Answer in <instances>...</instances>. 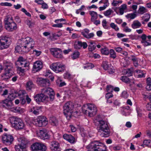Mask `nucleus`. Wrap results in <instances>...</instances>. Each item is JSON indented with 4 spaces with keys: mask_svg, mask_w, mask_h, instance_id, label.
Masks as SVG:
<instances>
[{
    "mask_svg": "<svg viewBox=\"0 0 151 151\" xmlns=\"http://www.w3.org/2000/svg\"><path fill=\"white\" fill-rule=\"evenodd\" d=\"M19 45L15 47V50L19 52H28L34 47L35 42L33 39L29 37L22 38L18 41Z\"/></svg>",
    "mask_w": 151,
    "mask_h": 151,
    "instance_id": "nucleus-1",
    "label": "nucleus"
},
{
    "mask_svg": "<svg viewBox=\"0 0 151 151\" xmlns=\"http://www.w3.org/2000/svg\"><path fill=\"white\" fill-rule=\"evenodd\" d=\"M85 65L83 66L84 69L88 68H92L94 67V65L91 63H88L86 64Z\"/></svg>",
    "mask_w": 151,
    "mask_h": 151,
    "instance_id": "nucleus-45",
    "label": "nucleus"
},
{
    "mask_svg": "<svg viewBox=\"0 0 151 151\" xmlns=\"http://www.w3.org/2000/svg\"><path fill=\"white\" fill-rule=\"evenodd\" d=\"M25 94H26V92L24 91H19L18 95L21 98L20 101L21 103L22 104H24L26 102L25 99Z\"/></svg>",
    "mask_w": 151,
    "mask_h": 151,
    "instance_id": "nucleus-24",
    "label": "nucleus"
},
{
    "mask_svg": "<svg viewBox=\"0 0 151 151\" xmlns=\"http://www.w3.org/2000/svg\"><path fill=\"white\" fill-rule=\"evenodd\" d=\"M114 49L117 52L121 53L123 50V48L120 47H114Z\"/></svg>",
    "mask_w": 151,
    "mask_h": 151,
    "instance_id": "nucleus-58",
    "label": "nucleus"
},
{
    "mask_svg": "<svg viewBox=\"0 0 151 151\" xmlns=\"http://www.w3.org/2000/svg\"><path fill=\"white\" fill-rule=\"evenodd\" d=\"M113 12V11L111 9H109L106 11H105L104 13V14L105 16L108 17Z\"/></svg>",
    "mask_w": 151,
    "mask_h": 151,
    "instance_id": "nucleus-43",
    "label": "nucleus"
},
{
    "mask_svg": "<svg viewBox=\"0 0 151 151\" xmlns=\"http://www.w3.org/2000/svg\"><path fill=\"white\" fill-rule=\"evenodd\" d=\"M50 148L52 151H61L59 143L56 141L51 142Z\"/></svg>",
    "mask_w": 151,
    "mask_h": 151,
    "instance_id": "nucleus-20",
    "label": "nucleus"
},
{
    "mask_svg": "<svg viewBox=\"0 0 151 151\" xmlns=\"http://www.w3.org/2000/svg\"><path fill=\"white\" fill-rule=\"evenodd\" d=\"M11 96L12 95H10L7 98L0 102V106L9 110L13 106L12 101L13 98H11Z\"/></svg>",
    "mask_w": 151,
    "mask_h": 151,
    "instance_id": "nucleus-9",
    "label": "nucleus"
},
{
    "mask_svg": "<svg viewBox=\"0 0 151 151\" xmlns=\"http://www.w3.org/2000/svg\"><path fill=\"white\" fill-rule=\"evenodd\" d=\"M136 14L134 13H131L128 14L126 16V17L128 19L130 18L131 19H134L136 17Z\"/></svg>",
    "mask_w": 151,
    "mask_h": 151,
    "instance_id": "nucleus-46",
    "label": "nucleus"
},
{
    "mask_svg": "<svg viewBox=\"0 0 151 151\" xmlns=\"http://www.w3.org/2000/svg\"><path fill=\"white\" fill-rule=\"evenodd\" d=\"M13 75L12 71L9 70H5L4 73L1 75V79L3 80L7 81Z\"/></svg>",
    "mask_w": 151,
    "mask_h": 151,
    "instance_id": "nucleus-22",
    "label": "nucleus"
},
{
    "mask_svg": "<svg viewBox=\"0 0 151 151\" xmlns=\"http://www.w3.org/2000/svg\"><path fill=\"white\" fill-rule=\"evenodd\" d=\"M35 99L37 102H43L45 100H47L49 99L48 96L43 93L36 95L34 97Z\"/></svg>",
    "mask_w": 151,
    "mask_h": 151,
    "instance_id": "nucleus-17",
    "label": "nucleus"
},
{
    "mask_svg": "<svg viewBox=\"0 0 151 151\" xmlns=\"http://www.w3.org/2000/svg\"><path fill=\"white\" fill-rule=\"evenodd\" d=\"M42 92L46 95H49L50 101H52L54 100L55 93L52 89L50 88H45L42 89Z\"/></svg>",
    "mask_w": 151,
    "mask_h": 151,
    "instance_id": "nucleus-14",
    "label": "nucleus"
},
{
    "mask_svg": "<svg viewBox=\"0 0 151 151\" xmlns=\"http://www.w3.org/2000/svg\"><path fill=\"white\" fill-rule=\"evenodd\" d=\"M122 2V1L121 0L115 1L113 0L112 3V5L114 6H116L118 4H121Z\"/></svg>",
    "mask_w": 151,
    "mask_h": 151,
    "instance_id": "nucleus-50",
    "label": "nucleus"
},
{
    "mask_svg": "<svg viewBox=\"0 0 151 151\" xmlns=\"http://www.w3.org/2000/svg\"><path fill=\"white\" fill-rule=\"evenodd\" d=\"M25 22L29 26V27H30L31 26H32V24H33V23L31 21L27 19Z\"/></svg>",
    "mask_w": 151,
    "mask_h": 151,
    "instance_id": "nucleus-61",
    "label": "nucleus"
},
{
    "mask_svg": "<svg viewBox=\"0 0 151 151\" xmlns=\"http://www.w3.org/2000/svg\"><path fill=\"white\" fill-rule=\"evenodd\" d=\"M32 151H46L47 147L44 144L40 143L35 142L31 146Z\"/></svg>",
    "mask_w": 151,
    "mask_h": 151,
    "instance_id": "nucleus-11",
    "label": "nucleus"
},
{
    "mask_svg": "<svg viewBox=\"0 0 151 151\" xmlns=\"http://www.w3.org/2000/svg\"><path fill=\"white\" fill-rule=\"evenodd\" d=\"M113 96V94L109 92H108L107 93L106 95V98L108 99L112 97Z\"/></svg>",
    "mask_w": 151,
    "mask_h": 151,
    "instance_id": "nucleus-62",
    "label": "nucleus"
},
{
    "mask_svg": "<svg viewBox=\"0 0 151 151\" xmlns=\"http://www.w3.org/2000/svg\"><path fill=\"white\" fill-rule=\"evenodd\" d=\"M88 151H106V147L98 141L91 142L86 146Z\"/></svg>",
    "mask_w": 151,
    "mask_h": 151,
    "instance_id": "nucleus-3",
    "label": "nucleus"
},
{
    "mask_svg": "<svg viewBox=\"0 0 151 151\" xmlns=\"http://www.w3.org/2000/svg\"><path fill=\"white\" fill-rule=\"evenodd\" d=\"M9 110L14 112H21L22 111L21 108L19 107H13V105L12 107H11V108Z\"/></svg>",
    "mask_w": 151,
    "mask_h": 151,
    "instance_id": "nucleus-30",
    "label": "nucleus"
},
{
    "mask_svg": "<svg viewBox=\"0 0 151 151\" xmlns=\"http://www.w3.org/2000/svg\"><path fill=\"white\" fill-rule=\"evenodd\" d=\"M10 120L13 126L17 130H21L24 127L25 124L20 118L13 116L11 118Z\"/></svg>",
    "mask_w": 151,
    "mask_h": 151,
    "instance_id": "nucleus-7",
    "label": "nucleus"
},
{
    "mask_svg": "<svg viewBox=\"0 0 151 151\" xmlns=\"http://www.w3.org/2000/svg\"><path fill=\"white\" fill-rule=\"evenodd\" d=\"M0 5L2 6H12L11 3L8 2H2L1 3Z\"/></svg>",
    "mask_w": 151,
    "mask_h": 151,
    "instance_id": "nucleus-59",
    "label": "nucleus"
},
{
    "mask_svg": "<svg viewBox=\"0 0 151 151\" xmlns=\"http://www.w3.org/2000/svg\"><path fill=\"white\" fill-rule=\"evenodd\" d=\"M110 26L112 28L114 29L116 31H117L119 30V28L114 23H111L110 24Z\"/></svg>",
    "mask_w": 151,
    "mask_h": 151,
    "instance_id": "nucleus-51",
    "label": "nucleus"
},
{
    "mask_svg": "<svg viewBox=\"0 0 151 151\" xmlns=\"http://www.w3.org/2000/svg\"><path fill=\"white\" fill-rule=\"evenodd\" d=\"M50 121L51 124L53 126H57L58 125V121L57 119L54 117L51 118Z\"/></svg>",
    "mask_w": 151,
    "mask_h": 151,
    "instance_id": "nucleus-32",
    "label": "nucleus"
},
{
    "mask_svg": "<svg viewBox=\"0 0 151 151\" xmlns=\"http://www.w3.org/2000/svg\"><path fill=\"white\" fill-rule=\"evenodd\" d=\"M110 57L113 59H115L116 57V53L113 49L110 50L109 52Z\"/></svg>",
    "mask_w": 151,
    "mask_h": 151,
    "instance_id": "nucleus-36",
    "label": "nucleus"
},
{
    "mask_svg": "<svg viewBox=\"0 0 151 151\" xmlns=\"http://www.w3.org/2000/svg\"><path fill=\"white\" fill-rule=\"evenodd\" d=\"M33 123L38 127H44L48 124V121L45 117L40 116L35 119Z\"/></svg>",
    "mask_w": 151,
    "mask_h": 151,
    "instance_id": "nucleus-10",
    "label": "nucleus"
},
{
    "mask_svg": "<svg viewBox=\"0 0 151 151\" xmlns=\"http://www.w3.org/2000/svg\"><path fill=\"white\" fill-rule=\"evenodd\" d=\"M143 17L145 18L144 21L146 22H147L150 18V14L147 13L144 15Z\"/></svg>",
    "mask_w": 151,
    "mask_h": 151,
    "instance_id": "nucleus-49",
    "label": "nucleus"
},
{
    "mask_svg": "<svg viewBox=\"0 0 151 151\" xmlns=\"http://www.w3.org/2000/svg\"><path fill=\"white\" fill-rule=\"evenodd\" d=\"M21 11L24 12L27 16L29 17H31V15L30 14L29 12H27V11L24 8H22V9Z\"/></svg>",
    "mask_w": 151,
    "mask_h": 151,
    "instance_id": "nucleus-53",
    "label": "nucleus"
},
{
    "mask_svg": "<svg viewBox=\"0 0 151 151\" xmlns=\"http://www.w3.org/2000/svg\"><path fill=\"white\" fill-rule=\"evenodd\" d=\"M113 87L111 86H107L106 87V90L108 92H111L113 91Z\"/></svg>",
    "mask_w": 151,
    "mask_h": 151,
    "instance_id": "nucleus-55",
    "label": "nucleus"
},
{
    "mask_svg": "<svg viewBox=\"0 0 151 151\" xmlns=\"http://www.w3.org/2000/svg\"><path fill=\"white\" fill-rule=\"evenodd\" d=\"M63 138L71 143H74L75 142V137L71 134H65L63 135Z\"/></svg>",
    "mask_w": 151,
    "mask_h": 151,
    "instance_id": "nucleus-23",
    "label": "nucleus"
},
{
    "mask_svg": "<svg viewBox=\"0 0 151 151\" xmlns=\"http://www.w3.org/2000/svg\"><path fill=\"white\" fill-rule=\"evenodd\" d=\"M102 67L105 70H107L109 68V65L107 61H104L102 63Z\"/></svg>",
    "mask_w": 151,
    "mask_h": 151,
    "instance_id": "nucleus-42",
    "label": "nucleus"
},
{
    "mask_svg": "<svg viewBox=\"0 0 151 151\" xmlns=\"http://www.w3.org/2000/svg\"><path fill=\"white\" fill-rule=\"evenodd\" d=\"M101 52L103 54L108 55L109 54V51L107 48H105L101 49Z\"/></svg>",
    "mask_w": 151,
    "mask_h": 151,
    "instance_id": "nucleus-44",
    "label": "nucleus"
},
{
    "mask_svg": "<svg viewBox=\"0 0 151 151\" xmlns=\"http://www.w3.org/2000/svg\"><path fill=\"white\" fill-rule=\"evenodd\" d=\"M51 68L56 73L64 72L65 70V65L57 62L53 63L50 66Z\"/></svg>",
    "mask_w": 151,
    "mask_h": 151,
    "instance_id": "nucleus-8",
    "label": "nucleus"
},
{
    "mask_svg": "<svg viewBox=\"0 0 151 151\" xmlns=\"http://www.w3.org/2000/svg\"><path fill=\"white\" fill-rule=\"evenodd\" d=\"M3 65L5 70H9V71H12L13 65L11 62L7 60H4L3 62Z\"/></svg>",
    "mask_w": 151,
    "mask_h": 151,
    "instance_id": "nucleus-21",
    "label": "nucleus"
},
{
    "mask_svg": "<svg viewBox=\"0 0 151 151\" xmlns=\"http://www.w3.org/2000/svg\"><path fill=\"white\" fill-rule=\"evenodd\" d=\"M127 8V6L125 4H123L119 8V12L120 15H122L123 14L124 10L126 9Z\"/></svg>",
    "mask_w": 151,
    "mask_h": 151,
    "instance_id": "nucleus-34",
    "label": "nucleus"
},
{
    "mask_svg": "<svg viewBox=\"0 0 151 151\" xmlns=\"http://www.w3.org/2000/svg\"><path fill=\"white\" fill-rule=\"evenodd\" d=\"M29 65V62L27 61L19 62L16 61L15 63L16 67L18 66L19 67H28Z\"/></svg>",
    "mask_w": 151,
    "mask_h": 151,
    "instance_id": "nucleus-25",
    "label": "nucleus"
},
{
    "mask_svg": "<svg viewBox=\"0 0 151 151\" xmlns=\"http://www.w3.org/2000/svg\"><path fill=\"white\" fill-rule=\"evenodd\" d=\"M96 47V45L95 44L92 45H88V49L89 51L92 52L95 49Z\"/></svg>",
    "mask_w": 151,
    "mask_h": 151,
    "instance_id": "nucleus-52",
    "label": "nucleus"
},
{
    "mask_svg": "<svg viewBox=\"0 0 151 151\" xmlns=\"http://www.w3.org/2000/svg\"><path fill=\"white\" fill-rule=\"evenodd\" d=\"M89 13L91 16V20L92 21L97 19L98 14L96 12L93 11H90Z\"/></svg>",
    "mask_w": 151,
    "mask_h": 151,
    "instance_id": "nucleus-31",
    "label": "nucleus"
},
{
    "mask_svg": "<svg viewBox=\"0 0 151 151\" xmlns=\"http://www.w3.org/2000/svg\"><path fill=\"white\" fill-rule=\"evenodd\" d=\"M15 21L17 23H20L21 22V20L19 17L18 16H16L15 17Z\"/></svg>",
    "mask_w": 151,
    "mask_h": 151,
    "instance_id": "nucleus-63",
    "label": "nucleus"
},
{
    "mask_svg": "<svg viewBox=\"0 0 151 151\" xmlns=\"http://www.w3.org/2000/svg\"><path fill=\"white\" fill-rule=\"evenodd\" d=\"M42 63L40 61H36L34 64L32 71H34V72H37L42 68Z\"/></svg>",
    "mask_w": 151,
    "mask_h": 151,
    "instance_id": "nucleus-19",
    "label": "nucleus"
},
{
    "mask_svg": "<svg viewBox=\"0 0 151 151\" xmlns=\"http://www.w3.org/2000/svg\"><path fill=\"white\" fill-rule=\"evenodd\" d=\"M79 52L78 51H75L71 55L72 58L73 60L76 59L79 57Z\"/></svg>",
    "mask_w": 151,
    "mask_h": 151,
    "instance_id": "nucleus-37",
    "label": "nucleus"
},
{
    "mask_svg": "<svg viewBox=\"0 0 151 151\" xmlns=\"http://www.w3.org/2000/svg\"><path fill=\"white\" fill-rule=\"evenodd\" d=\"M120 79L123 82L126 83H128L130 82V80L128 77L126 76H122L121 78Z\"/></svg>",
    "mask_w": 151,
    "mask_h": 151,
    "instance_id": "nucleus-40",
    "label": "nucleus"
},
{
    "mask_svg": "<svg viewBox=\"0 0 151 151\" xmlns=\"http://www.w3.org/2000/svg\"><path fill=\"white\" fill-rule=\"evenodd\" d=\"M5 27L9 32H12L17 29L16 24L13 21V18L11 16H6L4 19Z\"/></svg>",
    "mask_w": 151,
    "mask_h": 151,
    "instance_id": "nucleus-5",
    "label": "nucleus"
},
{
    "mask_svg": "<svg viewBox=\"0 0 151 151\" xmlns=\"http://www.w3.org/2000/svg\"><path fill=\"white\" fill-rule=\"evenodd\" d=\"M37 134L38 137L44 140L48 139L50 138V137L45 129L37 131Z\"/></svg>",
    "mask_w": 151,
    "mask_h": 151,
    "instance_id": "nucleus-16",
    "label": "nucleus"
},
{
    "mask_svg": "<svg viewBox=\"0 0 151 151\" xmlns=\"http://www.w3.org/2000/svg\"><path fill=\"white\" fill-rule=\"evenodd\" d=\"M107 70H108V71L109 73H114V69L112 68V67L111 68L110 67V68H108V69Z\"/></svg>",
    "mask_w": 151,
    "mask_h": 151,
    "instance_id": "nucleus-64",
    "label": "nucleus"
},
{
    "mask_svg": "<svg viewBox=\"0 0 151 151\" xmlns=\"http://www.w3.org/2000/svg\"><path fill=\"white\" fill-rule=\"evenodd\" d=\"M87 46L88 45L86 42H82L81 41L76 42L74 45V48L77 50L81 49L82 47L83 49H86Z\"/></svg>",
    "mask_w": 151,
    "mask_h": 151,
    "instance_id": "nucleus-18",
    "label": "nucleus"
},
{
    "mask_svg": "<svg viewBox=\"0 0 151 151\" xmlns=\"http://www.w3.org/2000/svg\"><path fill=\"white\" fill-rule=\"evenodd\" d=\"M110 148L114 151H117L121 150V147L119 146H111L110 147Z\"/></svg>",
    "mask_w": 151,
    "mask_h": 151,
    "instance_id": "nucleus-54",
    "label": "nucleus"
},
{
    "mask_svg": "<svg viewBox=\"0 0 151 151\" xmlns=\"http://www.w3.org/2000/svg\"><path fill=\"white\" fill-rule=\"evenodd\" d=\"M147 10L144 6H141L138 10V13L141 14H143L147 12Z\"/></svg>",
    "mask_w": 151,
    "mask_h": 151,
    "instance_id": "nucleus-39",
    "label": "nucleus"
},
{
    "mask_svg": "<svg viewBox=\"0 0 151 151\" xmlns=\"http://www.w3.org/2000/svg\"><path fill=\"white\" fill-rule=\"evenodd\" d=\"M58 33V34H52V36L51 37L55 39H57L58 37H60L61 35V33L60 32H59Z\"/></svg>",
    "mask_w": 151,
    "mask_h": 151,
    "instance_id": "nucleus-47",
    "label": "nucleus"
},
{
    "mask_svg": "<svg viewBox=\"0 0 151 151\" xmlns=\"http://www.w3.org/2000/svg\"><path fill=\"white\" fill-rule=\"evenodd\" d=\"M21 143L20 144L23 148L25 149L26 145L27 144L28 141L27 139L24 138H22L21 139Z\"/></svg>",
    "mask_w": 151,
    "mask_h": 151,
    "instance_id": "nucleus-29",
    "label": "nucleus"
},
{
    "mask_svg": "<svg viewBox=\"0 0 151 151\" xmlns=\"http://www.w3.org/2000/svg\"><path fill=\"white\" fill-rule=\"evenodd\" d=\"M143 143L144 145L151 148V140H145L143 141Z\"/></svg>",
    "mask_w": 151,
    "mask_h": 151,
    "instance_id": "nucleus-41",
    "label": "nucleus"
},
{
    "mask_svg": "<svg viewBox=\"0 0 151 151\" xmlns=\"http://www.w3.org/2000/svg\"><path fill=\"white\" fill-rule=\"evenodd\" d=\"M34 86V85L31 81H29L27 83L26 87L27 90H30Z\"/></svg>",
    "mask_w": 151,
    "mask_h": 151,
    "instance_id": "nucleus-33",
    "label": "nucleus"
},
{
    "mask_svg": "<svg viewBox=\"0 0 151 151\" xmlns=\"http://www.w3.org/2000/svg\"><path fill=\"white\" fill-rule=\"evenodd\" d=\"M95 124L97 126L99 132H102L101 136L102 137H108L109 136L110 131L109 125L104 121L96 120L94 122Z\"/></svg>",
    "mask_w": 151,
    "mask_h": 151,
    "instance_id": "nucleus-2",
    "label": "nucleus"
},
{
    "mask_svg": "<svg viewBox=\"0 0 151 151\" xmlns=\"http://www.w3.org/2000/svg\"><path fill=\"white\" fill-rule=\"evenodd\" d=\"M122 96L124 98H127L128 97L127 92L126 91H123L122 93Z\"/></svg>",
    "mask_w": 151,
    "mask_h": 151,
    "instance_id": "nucleus-60",
    "label": "nucleus"
},
{
    "mask_svg": "<svg viewBox=\"0 0 151 151\" xmlns=\"http://www.w3.org/2000/svg\"><path fill=\"white\" fill-rule=\"evenodd\" d=\"M142 26V24L138 20L134 21L131 25V27L133 29L139 28Z\"/></svg>",
    "mask_w": 151,
    "mask_h": 151,
    "instance_id": "nucleus-28",
    "label": "nucleus"
},
{
    "mask_svg": "<svg viewBox=\"0 0 151 151\" xmlns=\"http://www.w3.org/2000/svg\"><path fill=\"white\" fill-rule=\"evenodd\" d=\"M82 109L83 114L90 117L95 115L97 111L96 106L94 104L91 103L83 105L82 107Z\"/></svg>",
    "mask_w": 151,
    "mask_h": 151,
    "instance_id": "nucleus-4",
    "label": "nucleus"
},
{
    "mask_svg": "<svg viewBox=\"0 0 151 151\" xmlns=\"http://www.w3.org/2000/svg\"><path fill=\"white\" fill-rule=\"evenodd\" d=\"M51 54L56 58L61 59L63 57L61 50L59 48H51L50 50Z\"/></svg>",
    "mask_w": 151,
    "mask_h": 151,
    "instance_id": "nucleus-15",
    "label": "nucleus"
},
{
    "mask_svg": "<svg viewBox=\"0 0 151 151\" xmlns=\"http://www.w3.org/2000/svg\"><path fill=\"white\" fill-rule=\"evenodd\" d=\"M15 149L16 151H25V149L22 148L20 144L15 145Z\"/></svg>",
    "mask_w": 151,
    "mask_h": 151,
    "instance_id": "nucleus-38",
    "label": "nucleus"
},
{
    "mask_svg": "<svg viewBox=\"0 0 151 151\" xmlns=\"http://www.w3.org/2000/svg\"><path fill=\"white\" fill-rule=\"evenodd\" d=\"M64 78L65 79H70L71 78V75L70 73L68 72H66L64 75Z\"/></svg>",
    "mask_w": 151,
    "mask_h": 151,
    "instance_id": "nucleus-48",
    "label": "nucleus"
},
{
    "mask_svg": "<svg viewBox=\"0 0 151 151\" xmlns=\"http://www.w3.org/2000/svg\"><path fill=\"white\" fill-rule=\"evenodd\" d=\"M99 3L100 4L103 3L104 5H107V6L109 4L108 0H101L99 2Z\"/></svg>",
    "mask_w": 151,
    "mask_h": 151,
    "instance_id": "nucleus-57",
    "label": "nucleus"
},
{
    "mask_svg": "<svg viewBox=\"0 0 151 151\" xmlns=\"http://www.w3.org/2000/svg\"><path fill=\"white\" fill-rule=\"evenodd\" d=\"M141 43L143 44V45L144 47L150 45H151V43H150L148 42L147 41L145 40V41H141Z\"/></svg>",
    "mask_w": 151,
    "mask_h": 151,
    "instance_id": "nucleus-56",
    "label": "nucleus"
},
{
    "mask_svg": "<svg viewBox=\"0 0 151 151\" xmlns=\"http://www.w3.org/2000/svg\"><path fill=\"white\" fill-rule=\"evenodd\" d=\"M41 107H33L30 109V111L35 115H38L39 114L40 111H41Z\"/></svg>",
    "mask_w": 151,
    "mask_h": 151,
    "instance_id": "nucleus-27",
    "label": "nucleus"
},
{
    "mask_svg": "<svg viewBox=\"0 0 151 151\" xmlns=\"http://www.w3.org/2000/svg\"><path fill=\"white\" fill-rule=\"evenodd\" d=\"M16 67L17 68V70L19 74L21 73V75L22 76L24 75L25 70L23 68V67H19L18 66Z\"/></svg>",
    "mask_w": 151,
    "mask_h": 151,
    "instance_id": "nucleus-35",
    "label": "nucleus"
},
{
    "mask_svg": "<svg viewBox=\"0 0 151 151\" xmlns=\"http://www.w3.org/2000/svg\"><path fill=\"white\" fill-rule=\"evenodd\" d=\"M9 38L6 36L0 37V50L7 48L10 44L9 42Z\"/></svg>",
    "mask_w": 151,
    "mask_h": 151,
    "instance_id": "nucleus-13",
    "label": "nucleus"
},
{
    "mask_svg": "<svg viewBox=\"0 0 151 151\" xmlns=\"http://www.w3.org/2000/svg\"><path fill=\"white\" fill-rule=\"evenodd\" d=\"M63 113L67 118L69 119L71 117V114L74 109V104L71 102L66 103L63 106Z\"/></svg>",
    "mask_w": 151,
    "mask_h": 151,
    "instance_id": "nucleus-6",
    "label": "nucleus"
},
{
    "mask_svg": "<svg viewBox=\"0 0 151 151\" xmlns=\"http://www.w3.org/2000/svg\"><path fill=\"white\" fill-rule=\"evenodd\" d=\"M39 83L41 86L43 87L48 86L50 84L49 80L44 79H40Z\"/></svg>",
    "mask_w": 151,
    "mask_h": 151,
    "instance_id": "nucleus-26",
    "label": "nucleus"
},
{
    "mask_svg": "<svg viewBox=\"0 0 151 151\" xmlns=\"http://www.w3.org/2000/svg\"><path fill=\"white\" fill-rule=\"evenodd\" d=\"M14 139V138L13 136L10 134H4L2 137V142L7 145H11Z\"/></svg>",
    "mask_w": 151,
    "mask_h": 151,
    "instance_id": "nucleus-12",
    "label": "nucleus"
}]
</instances>
